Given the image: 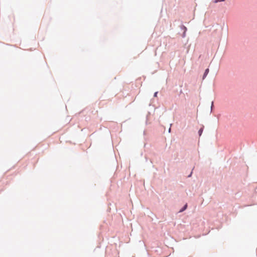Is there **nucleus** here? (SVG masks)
Returning <instances> with one entry per match:
<instances>
[{"label": "nucleus", "mask_w": 257, "mask_h": 257, "mask_svg": "<svg viewBox=\"0 0 257 257\" xmlns=\"http://www.w3.org/2000/svg\"><path fill=\"white\" fill-rule=\"evenodd\" d=\"M192 173H193V169L192 170V171L190 172V173L188 175L187 177L188 178L191 177L192 176Z\"/></svg>", "instance_id": "obj_6"}, {"label": "nucleus", "mask_w": 257, "mask_h": 257, "mask_svg": "<svg viewBox=\"0 0 257 257\" xmlns=\"http://www.w3.org/2000/svg\"><path fill=\"white\" fill-rule=\"evenodd\" d=\"M219 2H220V0H214V3H217Z\"/></svg>", "instance_id": "obj_9"}, {"label": "nucleus", "mask_w": 257, "mask_h": 257, "mask_svg": "<svg viewBox=\"0 0 257 257\" xmlns=\"http://www.w3.org/2000/svg\"><path fill=\"white\" fill-rule=\"evenodd\" d=\"M204 126L203 125H202V126L198 130V135L199 137H200L202 135V133L204 130Z\"/></svg>", "instance_id": "obj_4"}, {"label": "nucleus", "mask_w": 257, "mask_h": 257, "mask_svg": "<svg viewBox=\"0 0 257 257\" xmlns=\"http://www.w3.org/2000/svg\"><path fill=\"white\" fill-rule=\"evenodd\" d=\"M158 93V91L155 92L154 93V97H157Z\"/></svg>", "instance_id": "obj_7"}, {"label": "nucleus", "mask_w": 257, "mask_h": 257, "mask_svg": "<svg viewBox=\"0 0 257 257\" xmlns=\"http://www.w3.org/2000/svg\"><path fill=\"white\" fill-rule=\"evenodd\" d=\"M209 72V69L208 68H206L205 71H204V72L203 73V75L202 76V79L204 80L205 79V78L206 77V76H207L208 73Z\"/></svg>", "instance_id": "obj_3"}, {"label": "nucleus", "mask_w": 257, "mask_h": 257, "mask_svg": "<svg viewBox=\"0 0 257 257\" xmlns=\"http://www.w3.org/2000/svg\"><path fill=\"white\" fill-rule=\"evenodd\" d=\"M145 158H146V161H147L148 159H147V157H145Z\"/></svg>", "instance_id": "obj_11"}, {"label": "nucleus", "mask_w": 257, "mask_h": 257, "mask_svg": "<svg viewBox=\"0 0 257 257\" xmlns=\"http://www.w3.org/2000/svg\"><path fill=\"white\" fill-rule=\"evenodd\" d=\"M225 0H220V2H224Z\"/></svg>", "instance_id": "obj_12"}, {"label": "nucleus", "mask_w": 257, "mask_h": 257, "mask_svg": "<svg viewBox=\"0 0 257 257\" xmlns=\"http://www.w3.org/2000/svg\"><path fill=\"white\" fill-rule=\"evenodd\" d=\"M213 108H214L213 101H212L211 105V111H210V112H211L212 111V110H213Z\"/></svg>", "instance_id": "obj_5"}, {"label": "nucleus", "mask_w": 257, "mask_h": 257, "mask_svg": "<svg viewBox=\"0 0 257 257\" xmlns=\"http://www.w3.org/2000/svg\"><path fill=\"white\" fill-rule=\"evenodd\" d=\"M187 207H188V204L186 203L181 208V209L178 211V213H182V212H184L185 210H186L187 209Z\"/></svg>", "instance_id": "obj_2"}, {"label": "nucleus", "mask_w": 257, "mask_h": 257, "mask_svg": "<svg viewBox=\"0 0 257 257\" xmlns=\"http://www.w3.org/2000/svg\"><path fill=\"white\" fill-rule=\"evenodd\" d=\"M148 114L146 116V124L148 123Z\"/></svg>", "instance_id": "obj_8"}, {"label": "nucleus", "mask_w": 257, "mask_h": 257, "mask_svg": "<svg viewBox=\"0 0 257 257\" xmlns=\"http://www.w3.org/2000/svg\"><path fill=\"white\" fill-rule=\"evenodd\" d=\"M180 29L182 30H183V33L182 35V37L183 38H185V36H186V31H187V28L186 26H185L184 25L182 24L181 26H180Z\"/></svg>", "instance_id": "obj_1"}, {"label": "nucleus", "mask_w": 257, "mask_h": 257, "mask_svg": "<svg viewBox=\"0 0 257 257\" xmlns=\"http://www.w3.org/2000/svg\"><path fill=\"white\" fill-rule=\"evenodd\" d=\"M168 132H169V133H171V127H170V128H169Z\"/></svg>", "instance_id": "obj_10"}]
</instances>
